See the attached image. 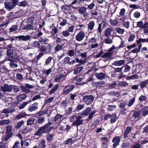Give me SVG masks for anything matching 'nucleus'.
<instances>
[{
  "mask_svg": "<svg viewBox=\"0 0 148 148\" xmlns=\"http://www.w3.org/2000/svg\"><path fill=\"white\" fill-rule=\"evenodd\" d=\"M52 124L51 122H49L43 126L39 128L36 134L37 135L40 136L44 133H47L49 132L54 127L53 126L50 127Z\"/></svg>",
  "mask_w": 148,
  "mask_h": 148,
  "instance_id": "obj_1",
  "label": "nucleus"
},
{
  "mask_svg": "<svg viewBox=\"0 0 148 148\" xmlns=\"http://www.w3.org/2000/svg\"><path fill=\"white\" fill-rule=\"evenodd\" d=\"M19 0H6L5 2V8L8 11L13 9L18 3Z\"/></svg>",
  "mask_w": 148,
  "mask_h": 148,
  "instance_id": "obj_2",
  "label": "nucleus"
},
{
  "mask_svg": "<svg viewBox=\"0 0 148 148\" xmlns=\"http://www.w3.org/2000/svg\"><path fill=\"white\" fill-rule=\"evenodd\" d=\"M14 51L11 49H8L7 51V54L8 56L7 58H5L4 62L7 60L11 61L12 60H18V58H14L12 55L13 54Z\"/></svg>",
  "mask_w": 148,
  "mask_h": 148,
  "instance_id": "obj_3",
  "label": "nucleus"
},
{
  "mask_svg": "<svg viewBox=\"0 0 148 148\" xmlns=\"http://www.w3.org/2000/svg\"><path fill=\"white\" fill-rule=\"evenodd\" d=\"M97 40V39L95 37H92L89 40L88 43L91 49H94L98 47L99 44L96 42Z\"/></svg>",
  "mask_w": 148,
  "mask_h": 148,
  "instance_id": "obj_4",
  "label": "nucleus"
},
{
  "mask_svg": "<svg viewBox=\"0 0 148 148\" xmlns=\"http://www.w3.org/2000/svg\"><path fill=\"white\" fill-rule=\"evenodd\" d=\"M94 97L92 95H86L83 97L82 101L87 105H89L92 102Z\"/></svg>",
  "mask_w": 148,
  "mask_h": 148,
  "instance_id": "obj_5",
  "label": "nucleus"
},
{
  "mask_svg": "<svg viewBox=\"0 0 148 148\" xmlns=\"http://www.w3.org/2000/svg\"><path fill=\"white\" fill-rule=\"evenodd\" d=\"M74 85L69 86H66L63 90V94L64 95H66L74 89Z\"/></svg>",
  "mask_w": 148,
  "mask_h": 148,
  "instance_id": "obj_6",
  "label": "nucleus"
},
{
  "mask_svg": "<svg viewBox=\"0 0 148 148\" xmlns=\"http://www.w3.org/2000/svg\"><path fill=\"white\" fill-rule=\"evenodd\" d=\"M85 37V34L84 31L79 32L75 36L76 40L80 42L83 40Z\"/></svg>",
  "mask_w": 148,
  "mask_h": 148,
  "instance_id": "obj_7",
  "label": "nucleus"
},
{
  "mask_svg": "<svg viewBox=\"0 0 148 148\" xmlns=\"http://www.w3.org/2000/svg\"><path fill=\"white\" fill-rule=\"evenodd\" d=\"M12 85H8L6 84H5L3 86H1V90L4 92H11Z\"/></svg>",
  "mask_w": 148,
  "mask_h": 148,
  "instance_id": "obj_8",
  "label": "nucleus"
},
{
  "mask_svg": "<svg viewBox=\"0 0 148 148\" xmlns=\"http://www.w3.org/2000/svg\"><path fill=\"white\" fill-rule=\"evenodd\" d=\"M66 78V76L62 74H60L56 76L55 78L54 81L56 82L63 81Z\"/></svg>",
  "mask_w": 148,
  "mask_h": 148,
  "instance_id": "obj_9",
  "label": "nucleus"
},
{
  "mask_svg": "<svg viewBox=\"0 0 148 148\" xmlns=\"http://www.w3.org/2000/svg\"><path fill=\"white\" fill-rule=\"evenodd\" d=\"M121 141V137L119 136H116L114 137L112 142L113 143L112 147L114 148H116L119 145V143Z\"/></svg>",
  "mask_w": 148,
  "mask_h": 148,
  "instance_id": "obj_10",
  "label": "nucleus"
},
{
  "mask_svg": "<svg viewBox=\"0 0 148 148\" xmlns=\"http://www.w3.org/2000/svg\"><path fill=\"white\" fill-rule=\"evenodd\" d=\"M70 58L69 57L67 56L62 60V62L64 64H67L69 65H72L75 63L76 62L74 60H73L71 61H70Z\"/></svg>",
  "mask_w": 148,
  "mask_h": 148,
  "instance_id": "obj_11",
  "label": "nucleus"
},
{
  "mask_svg": "<svg viewBox=\"0 0 148 148\" xmlns=\"http://www.w3.org/2000/svg\"><path fill=\"white\" fill-rule=\"evenodd\" d=\"M78 115L79 116L77 119L76 120V121L75 122L73 123V125H76L77 126L83 124L84 120L82 119H81L82 116V115H80L79 113L78 114Z\"/></svg>",
  "mask_w": 148,
  "mask_h": 148,
  "instance_id": "obj_12",
  "label": "nucleus"
},
{
  "mask_svg": "<svg viewBox=\"0 0 148 148\" xmlns=\"http://www.w3.org/2000/svg\"><path fill=\"white\" fill-rule=\"evenodd\" d=\"M112 53L109 52H106L102 56V58L104 59L105 62L108 61L112 59Z\"/></svg>",
  "mask_w": 148,
  "mask_h": 148,
  "instance_id": "obj_13",
  "label": "nucleus"
},
{
  "mask_svg": "<svg viewBox=\"0 0 148 148\" xmlns=\"http://www.w3.org/2000/svg\"><path fill=\"white\" fill-rule=\"evenodd\" d=\"M16 38H18L19 40L23 41H27L30 39L31 37L29 35H20L15 37Z\"/></svg>",
  "mask_w": 148,
  "mask_h": 148,
  "instance_id": "obj_14",
  "label": "nucleus"
},
{
  "mask_svg": "<svg viewBox=\"0 0 148 148\" xmlns=\"http://www.w3.org/2000/svg\"><path fill=\"white\" fill-rule=\"evenodd\" d=\"M87 8L84 7H82L79 8L78 10L79 12L83 14L85 17H87L88 16V14L86 12Z\"/></svg>",
  "mask_w": 148,
  "mask_h": 148,
  "instance_id": "obj_15",
  "label": "nucleus"
},
{
  "mask_svg": "<svg viewBox=\"0 0 148 148\" xmlns=\"http://www.w3.org/2000/svg\"><path fill=\"white\" fill-rule=\"evenodd\" d=\"M38 103L35 102L32 105L29 106L28 110L30 112H32L37 110L38 108Z\"/></svg>",
  "mask_w": 148,
  "mask_h": 148,
  "instance_id": "obj_16",
  "label": "nucleus"
},
{
  "mask_svg": "<svg viewBox=\"0 0 148 148\" xmlns=\"http://www.w3.org/2000/svg\"><path fill=\"white\" fill-rule=\"evenodd\" d=\"M37 28L36 24H28L24 27L23 29L24 30H29L30 29H36Z\"/></svg>",
  "mask_w": 148,
  "mask_h": 148,
  "instance_id": "obj_17",
  "label": "nucleus"
},
{
  "mask_svg": "<svg viewBox=\"0 0 148 148\" xmlns=\"http://www.w3.org/2000/svg\"><path fill=\"white\" fill-rule=\"evenodd\" d=\"M95 76L99 80H103L105 78L106 75L103 73H96L95 74Z\"/></svg>",
  "mask_w": 148,
  "mask_h": 148,
  "instance_id": "obj_18",
  "label": "nucleus"
},
{
  "mask_svg": "<svg viewBox=\"0 0 148 148\" xmlns=\"http://www.w3.org/2000/svg\"><path fill=\"white\" fill-rule=\"evenodd\" d=\"M91 111V108L90 107H87L85 110L83 111L82 113H79L80 115L83 116V115L87 116L89 114Z\"/></svg>",
  "mask_w": 148,
  "mask_h": 148,
  "instance_id": "obj_19",
  "label": "nucleus"
},
{
  "mask_svg": "<svg viewBox=\"0 0 148 148\" xmlns=\"http://www.w3.org/2000/svg\"><path fill=\"white\" fill-rule=\"evenodd\" d=\"M140 112L142 116H145L148 114V106H145L142 108Z\"/></svg>",
  "mask_w": 148,
  "mask_h": 148,
  "instance_id": "obj_20",
  "label": "nucleus"
},
{
  "mask_svg": "<svg viewBox=\"0 0 148 148\" xmlns=\"http://www.w3.org/2000/svg\"><path fill=\"white\" fill-rule=\"evenodd\" d=\"M64 43L60 45L59 43H57V45L55 48V50L56 51H58L61 50H62L64 49Z\"/></svg>",
  "mask_w": 148,
  "mask_h": 148,
  "instance_id": "obj_21",
  "label": "nucleus"
},
{
  "mask_svg": "<svg viewBox=\"0 0 148 148\" xmlns=\"http://www.w3.org/2000/svg\"><path fill=\"white\" fill-rule=\"evenodd\" d=\"M31 130V129L30 128L26 127L21 129L20 132L23 134H26L29 132Z\"/></svg>",
  "mask_w": 148,
  "mask_h": 148,
  "instance_id": "obj_22",
  "label": "nucleus"
},
{
  "mask_svg": "<svg viewBox=\"0 0 148 148\" xmlns=\"http://www.w3.org/2000/svg\"><path fill=\"white\" fill-rule=\"evenodd\" d=\"M132 129V127L130 126H128L126 127L124 133V136L125 138H126L127 137L128 134L130 133Z\"/></svg>",
  "mask_w": 148,
  "mask_h": 148,
  "instance_id": "obj_23",
  "label": "nucleus"
},
{
  "mask_svg": "<svg viewBox=\"0 0 148 148\" xmlns=\"http://www.w3.org/2000/svg\"><path fill=\"white\" fill-rule=\"evenodd\" d=\"M18 60H12L10 61L11 62L10 63V67L14 68L17 67L18 65L16 64L17 61H18L19 60L18 58Z\"/></svg>",
  "mask_w": 148,
  "mask_h": 148,
  "instance_id": "obj_24",
  "label": "nucleus"
},
{
  "mask_svg": "<svg viewBox=\"0 0 148 148\" xmlns=\"http://www.w3.org/2000/svg\"><path fill=\"white\" fill-rule=\"evenodd\" d=\"M125 62L123 60H121L119 61H115L113 63V65L116 66H119L123 65Z\"/></svg>",
  "mask_w": 148,
  "mask_h": 148,
  "instance_id": "obj_25",
  "label": "nucleus"
},
{
  "mask_svg": "<svg viewBox=\"0 0 148 148\" xmlns=\"http://www.w3.org/2000/svg\"><path fill=\"white\" fill-rule=\"evenodd\" d=\"M27 95L25 94H22L17 97L16 99L18 101H21L25 99L27 97Z\"/></svg>",
  "mask_w": 148,
  "mask_h": 148,
  "instance_id": "obj_26",
  "label": "nucleus"
},
{
  "mask_svg": "<svg viewBox=\"0 0 148 148\" xmlns=\"http://www.w3.org/2000/svg\"><path fill=\"white\" fill-rule=\"evenodd\" d=\"M14 111V109L13 108H8L6 109H4L3 110V113L5 114L10 113H12Z\"/></svg>",
  "mask_w": 148,
  "mask_h": 148,
  "instance_id": "obj_27",
  "label": "nucleus"
},
{
  "mask_svg": "<svg viewBox=\"0 0 148 148\" xmlns=\"http://www.w3.org/2000/svg\"><path fill=\"white\" fill-rule=\"evenodd\" d=\"M32 101L29 100L21 104L19 106H18L19 109L21 110L23 109L27 105L30 103Z\"/></svg>",
  "mask_w": 148,
  "mask_h": 148,
  "instance_id": "obj_28",
  "label": "nucleus"
},
{
  "mask_svg": "<svg viewBox=\"0 0 148 148\" xmlns=\"http://www.w3.org/2000/svg\"><path fill=\"white\" fill-rule=\"evenodd\" d=\"M112 31V29L110 28H107L105 31L104 33V35L107 37H108L110 36L111 34Z\"/></svg>",
  "mask_w": 148,
  "mask_h": 148,
  "instance_id": "obj_29",
  "label": "nucleus"
},
{
  "mask_svg": "<svg viewBox=\"0 0 148 148\" xmlns=\"http://www.w3.org/2000/svg\"><path fill=\"white\" fill-rule=\"evenodd\" d=\"M27 115L23 112H21L20 113L15 117L16 119H19L25 117Z\"/></svg>",
  "mask_w": 148,
  "mask_h": 148,
  "instance_id": "obj_30",
  "label": "nucleus"
},
{
  "mask_svg": "<svg viewBox=\"0 0 148 148\" xmlns=\"http://www.w3.org/2000/svg\"><path fill=\"white\" fill-rule=\"evenodd\" d=\"M148 84V79L142 81L140 84V86L142 88H143L147 86Z\"/></svg>",
  "mask_w": 148,
  "mask_h": 148,
  "instance_id": "obj_31",
  "label": "nucleus"
},
{
  "mask_svg": "<svg viewBox=\"0 0 148 148\" xmlns=\"http://www.w3.org/2000/svg\"><path fill=\"white\" fill-rule=\"evenodd\" d=\"M46 141L42 139L38 146V148H45L46 146L45 145Z\"/></svg>",
  "mask_w": 148,
  "mask_h": 148,
  "instance_id": "obj_32",
  "label": "nucleus"
},
{
  "mask_svg": "<svg viewBox=\"0 0 148 148\" xmlns=\"http://www.w3.org/2000/svg\"><path fill=\"white\" fill-rule=\"evenodd\" d=\"M95 25V22L92 21H90L88 25V28L90 30H92Z\"/></svg>",
  "mask_w": 148,
  "mask_h": 148,
  "instance_id": "obj_33",
  "label": "nucleus"
},
{
  "mask_svg": "<svg viewBox=\"0 0 148 148\" xmlns=\"http://www.w3.org/2000/svg\"><path fill=\"white\" fill-rule=\"evenodd\" d=\"M12 130V126L10 125H8L6 129V133L13 135V133L11 132Z\"/></svg>",
  "mask_w": 148,
  "mask_h": 148,
  "instance_id": "obj_34",
  "label": "nucleus"
},
{
  "mask_svg": "<svg viewBox=\"0 0 148 148\" xmlns=\"http://www.w3.org/2000/svg\"><path fill=\"white\" fill-rule=\"evenodd\" d=\"M59 87L58 84L55 85L53 88L49 92L50 95L54 93V92L57 90Z\"/></svg>",
  "mask_w": 148,
  "mask_h": 148,
  "instance_id": "obj_35",
  "label": "nucleus"
},
{
  "mask_svg": "<svg viewBox=\"0 0 148 148\" xmlns=\"http://www.w3.org/2000/svg\"><path fill=\"white\" fill-rule=\"evenodd\" d=\"M32 46L34 47L39 48L40 47V44L39 42L36 41L32 43Z\"/></svg>",
  "mask_w": 148,
  "mask_h": 148,
  "instance_id": "obj_36",
  "label": "nucleus"
},
{
  "mask_svg": "<svg viewBox=\"0 0 148 148\" xmlns=\"http://www.w3.org/2000/svg\"><path fill=\"white\" fill-rule=\"evenodd\" d=\"M117 117L115 114L112 115L110 118V121L111 123H114L117 119Z\"/></svg>",
  "mask_w": 148,
  "mask_h": 148,
  "instance_id": "obj_37",
  "label": "nucleus"
},
{
  "mask_svg": "<svg viewBox=\"0 0 148 148\" xmlns=\"http://www.w3.org/2000/svg\"><path fill=\"white\" fill-rule=\"evenodd\" d=\"M61 9L63 11L67 12L69 11L70 8L67 5H63L62 6Z\"/></svg>",
  "mask_w": 148,
  "mask_h": 148,
  "instance_id": "obj_38",
  "label": "nucleus"
},
{
  "mask_svg": "<svg viewBox=\"0 0 148 148\" xmlns=\"http://www.w3.org/2000/svg\"><path fill=\"white\" fill-rule=\"evenodd\" d=\"M10 121L9 119L0 121V125H7L10 123Z\"/></svg>",
  "mask_w": 148,
  "mask_h": 148,
  "instance_id": "obj_39",
  "label": "nucleus"
},
{
  "mask_svg": "<svg viewBox=\"0 0 148 148\" xmlns=\"http://www.w3.org/2000/svg\"><path fill=\"white\" fill-rule=\"evenodd\" d=\"M24 123V121L23 120H22L20 121L17 122L16 124V129H18L20 128Z\"/></svg>",
  "mask_w": 148,
  "mask_h": 148,
  "instance_id": "obj_40",
  "label": "nucleus"
},
{
  "mask_svg": "<svg viewBox=\"0 0 148 148\" xmlns=\"http://www.w3.org/2000/svg\"><path fill=\"white\" fill-rule=\"evenodd\" d=\"M35 121L34 118H31L28 119L27 121V125H29L33 124Z\"/></svg>",
  "mask_w": 148,
  "mask_h": 148,
  "instance_id": "obj_41",
  "label": "nucleus"
},
{
  "mask_svg": "<svg viewBox=\"0 0 148 148\" xmlns=\"http://www.w3.org/2000/svg\"><path fill=\"white\" fill-rule=\"evenodd\" d=\"M116 32L120 34H123L125 32V30L123 29L120 27H117L115 28Z\"/></svg>",
  "mask_w": 148,
  "mask_h": 148,
  "instance_id": "obj_42",
  "label": "nucleus"
},
{
  "mask_svg": "<svg viewBox=\"0 0 148 148\" xmlns=\"http://www.w3.org/2000/svg\"><path fill=\"white\" fill-rule=\"evenodd\" d=\"M11 86L12 91V90H13L14 92H19V88L18 86L12 85Z\"/></svg>",
  "mask_w": 148,
  "mask_h": 148,
  "instance_id": "obj_43",
  "label": "nucleus"
},
{
  "mask_svg": "<svg viewBox=\"0 0 148 148\" xmlns=\"http://www.w3.org/2000/svg\"><path fill=\"white\" fill-rule=\"evenodd\" d=\"M104 42L106 44H111L113 42L112 39L107 37L104 40Z\"/></svg>",
  "mask_w": 148,
  "mask_h": 148,
  "instance_id": "obj_44",
  "label": "nucleus"
},
{
  "mask_svg": "<svg viewBox=\"0 0 148 148\" xmlns=\"http://www.w3.org/2000/svg\"><path fill=\"white\" fill-rule=\"evenodd\" d=\"M128 84L125 81H121L118 84V86L119 87H125L127 86Z\"/></svg>",
  "mask_w": 148,
  "mask_h": 148,
  "instance_id": "obj_45",
  "label": "nucleus"
},
{
  "mask_svg": "<svg viewBox=\"0 0 148 148\" xmlns=\"http://www.w3.org/2000/svg\"><path fill=\"white\" fill-rule=\"evenodd\" d=\"M18 29V26L17 25H14L10 27L9 30L10 32H12Z\"/></svg>",
  "mask_w": 148,
  "mask_h": 148,
  "instance_id": "obj_46",
  "label": "nucleus"
},
{
  "mask_svg": "<svg viewBox=\"0 0 148 148\" xmlns=\"http://www.w3.org/2000/svg\"><path fill=\"white\" fill-rule=\"evenodd\" d=\"M83 67L82 66H80L76 69L74 71V73L76 74H78L82 70Z\"/></svg>",
  "mask_w": 148,
  "mask_h": 148,
  "instance_id": "obj_47",
  "label": "nucleus"
},
{
  "mask_svg": "<svg viewBox=\"0 0 148 148\" xmlns=\"http://www.w3.org/2000/svg\"><path fill=\"white\" fill-rule=\"evenodd\" d=\"M14 13L11 12L8 14L6 17L8 20H11L14 18Z\"/></svg>",
  "mask_w": 148,
  "mask_h": 148,
  "instance_id": "obj_48",
  "label": "nucleus"
},
{
  "mask_svg": "<svg viewBox=\"0 0 148 148\" xmlns=\"http://www.w3.org/2000/svg\"><path fill=\"white\" fill-rule=\"evenodd\" d=\"M78 117V116L76 115H73L70 116L69 117L70 121L71 122H75L76 121V120L77 119Z\"/></svg>",
  "mask_w": 148,
  "mask_h": 148,
  "instance_id": "obj_49",
  "label": "nucleus"
},
{
  "mask_svg": "<svg viewBox=\"0 0 148 148\" xmlns=\"http://www.w3.org/2000/svg\"><path fill=\"white\" fill-rule=\"evenodd\" d=\"M86 5H87L88 8L89 9H92L95 6V1H93L90 4H86Z\"/></svg>",
  "mask_w": 148,
  "mask_h": 148,
  "instance_id": "obj_50",
  "label": "nucleus"
},
{
  "mask_svg": "<svg viewBox=\"0 0 148 148\" xmlns=\"http://www.w3.org/2000/svg\"><path fill=\"white\" fill-rule=\"evenodd\" d=\"M63 116L59 114H57L54 118V121L56 122L58 120H60L62 117Z\"/></svg>",
  "mask_w": 148,
  "mask_h": 148,
  "instance_id": "obj_51",
  "label": "nucleus"
},
{
  "mask_svg": "<svg viewBox=\"0 0 148 148\" xmlns=\"http://www.w3.org/2000/svg\"><path fill=\"white\" fill-rule=\"evenodd\" d=\"M51 28L54 34H56L58 32V29L55 26V24L53 23L52 25L51 26Z\"/></svg>",
  "mask_w": 148,
  "mask_h": 148,
  "instance_id": "obj_52",
  "label": "nucleus"
},
{
  "mask_svg": "<svg viewBox=\"0 0 148 148\" xmlns=\"http://www.w3.org/2000/svg\"><path fill=\"white\" fill-rule=\"evenodd\" d=\"M68 55L70 57H72L74 56L75 53L74 50H70L68 51Z\"/></svg>",
  "mask_w": 148,
  "mask_h": 148,
  "instance_id": "obj_53",
  "label": "nucleus"
},
{
  "mask_svg": "<svg viewBox=\"0 0 148 148\" xmlns=\"http://www.w3.org/2000/svg\"><path fill=\"white\" fill-rule=\"evenodd\" d=\"M144 33L146 35H148V26L144 25L143 27Z\"/></svg>",
  "mask_w": 148,
  "mask_h": 148,
  "instance_id": "obj_54",
  "label": "nucleus"
},
{
  "mask_svg": "<svg viewBox=\"0 0 148 148\" xmlns=\"http://www.w3.org/2000/svg\"><path fill=\"white\" fill-rule=\"evenodd\" d=\"M45 121V117L42 116V117H39L38 120L37 122L39 124H41Z\"/></svg>",
  "mask_w": 148,
  "mask_h": 148,
  "instance_id": "obj_55",
  "label": "nucleus"
},
{
  "mask_svg": "<svg viewBox=\"0 0 148 148\" xmlns=\"http://www.w3.org/2000/svg\"><path fill=\"white\" fill-rule=\"evenodd\" d=\"M52 59V58L51 57H49L46 60L45 65H48L50 64Z\"/></svg>",
  "mask_w": 148,
  "mask_h": 148,
  "instance_id": "obj_56",
  "label": "nucleus"
},
{
  "mask_svg": "<svg viewBox=\"0 0 148 148\" xmlns=\"http://www.w3.org/2000/svg\"><path fill=\"white\" fill-rule=\"evenodd\" d=\"M61 34L65 37H67L70 35V33L68 30H66L63 31Z\"/></svg>",
  "mask_w": 148,
  "mask_h": 148,
  "instance_id": "obj_57",
  "label": "nucleus"
},
{
  "mask_svg": "<svg viewBox=\"0 0 148 148\" xmlns=\"http://www.w3.org/2000/svg\"><path fill=\"white\" fill-rule=\"evenodd\" d=\"M110 23L111 25L114 26H117L118 24V22L116 20H110Z\"/></svg>",
  "mask_w": 148,
  "mask_h": 148,
  "instance_id": "obj_58",
  "label": "nucleus"
},
{
  "mask_svg": "<svg viewBox=\"0 0 148 148\" xmlns=\"http://www.w3.org/2000/svg\"><path fill=\"white\" fill-rule=\"evenodd\" d=\"M85 106L84 104H79L78 105L76 110L77 111H79L82 109Z\"/></svg>",
  "mask_w": 148,
  "mask_h": 148,
  "instance_id": "obj_59",
  "label": "nucleus"
},
{
  "mask_svg": "<svg viewBox=\"0 0 148 148\" xmlns=\"http://www.w3.org/2000/svg\"><path fill=\"white\" fill-rule=\"evenodd\" d=\"M9 22V21L8 20L5 22L0 24V26L1 27H5L7 26Z\"/></svg>",
  "mask_w": 148,
  "mask_h": 148,
  "instance_id": "obj_60",
  "label": "nucleus"
},
{
  "mask_svg": "<svg viewBox=\"0 0 148 148\" xmlns=\"http://www.w3.org/2000/svg\"><path fill=\"white\" fill-rule=\"evenodd\" d=\"M138 75L135 74L131 76L128 77L127 78V80H129L133 79H136L138 78Z\"/></svg>",
  "mask_w": 148,
  "mask_h": 148,
  "instance_id": "obj_61",
  "label": "nucleus"
},
{
  "mask_svg": "<svg viewBox=\"0 0 148 148\" xmlns=\"http://www.w3.org/2000/svg\"><path fill=\"white\" fill-rule=\"evenodd\" d=\"M0 148H8V145L7 143H0Z\"/></svg>",
  "mask_w": 148,
  "mask_h": 148,
  "instance_id": "obj_62",
  "label": "nucleus"
},
{
  "mask_svg": "<svg viewBox=\"0 0 148 148\" xmlns=\"http://www.w3.org/2000/svg\"><path fill=\"white\" fill-rule=\"evenodd\" d=\"M140 111H135L134 112L133 114V116L135 118H138L139 117Z\"/></svg>",
  "mask_w": 148,
  "mask_h": 148,
  "instance_id": "obj_63",
  "label": "nucleus"
},
{
  "mask_svg": "<svg viewBox=\"0 0 148 148\" xmlns=\"http://www.w3.org/2000/svg\"><path fill=\"white\" fill-rule=\"evenodd\" d=\"M123 25L125 28L128 29L129 27L130 22L128 21L123 22Z\"/></svg>",
  "mask_w": 148,
  "mask_h": 148,
  "instance_id": "obj_64",
  "label": "nucleus"
}]
</instances>
